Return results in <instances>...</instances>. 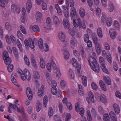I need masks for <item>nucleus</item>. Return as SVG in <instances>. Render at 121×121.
Returning a JSON list of instances; mask_svg holds the SVG:
<instances>
[{
  "mask_svg": "<svg viewBox=\"0 0 121 121\" xmlns=\"http://www.w3.org/2000/svg\"><path fill=\"white\" fill-rule=\"evenodd\" d=\"M17 35L18 38L22 41L24 40L23 35L20 31H18L17 32Z\"/></svg>",
  "mask_w": 121,
  "mask_h": 121,
  "instance_id": "38",
  "label": "nucleus"
},
{
  "mask_svg": "<svg viewBox=\"0 0 121 121\" xmlns=\"http://www.w3.org/2000/svg\"><path fill=\"white\" fill-rule=\"evenodd\" d=\"M33 76L34 79L35 80L39 78V76L38 73L36 71H34L33 74Z\"/></svg>",
  "mask_w": 121,
  "mask_h": 121,
  "instance_id": "35",
  "label": "nucleus"
},
{
  "mask_svg": "<svg viewBox=\"0 0 121 121\" xmlns=\"http://www.w3.org/2000/svg\"><path fill=\"white\" fill-rule=\"evenodd\" d=\"M11 8V10L15 13H19L20 12V9L14 4H12Z\"/></svg>",
  "mask_w": 121,
  "mask_h": 121,
  "instance_id": "8",
  "label": "nucleus"
},
{
  "mask_svg": "<svg viewBox=\"0 0 121 121\" xmlns=\"http://www.w3.org/2000/svg\"><path fill=\"white\" fill-rule=\"evenodd\" d=\"M13 52L14 53L15 56L16 58L18 57V53L17 49L15 47L13 48Z\"/></svg>",
  "mask_w": 121,
  "mask_h": 121,
  "instance_id": "40",
  "label": "nucleus"
},
{
  "mask_svg": "<svg viewBox=\"0 0 121 121\" xmlns=\"http://www.w3.org/2000/svg\"><path fill=\"white\" fill-rule=\"evenodd\" d=\"M106 22L107 25L108 26H110L112 24V20L110 17H108Z\"/></svg>",
  "mask_w": 121,
  "mask_h": 121,
  "instance_id": "30",
  "label": "nucleus"
},
{
  "mask_svg": "<svg viewBox=\"0 0 121 121\" xmlns=\"http://www.w3.org/2000/svg\"><path fill=\"white\" fill-rule=\"evenodd\" d=\"M31 63L34 68H36L37 67L38 65L37 64L36 59L35 58L34 55L33 54H32L31 56Z\"/></svg>",
  "mask_w": 121,
  "mask_h": 121,
  "instance_id": "12",
  "label": "nucleus"
},
{
  "mask_svg": "<svg viewBox=\"0 0 121 121\" xmlns=\"http://www.w3.org/2000/svg\"><path fill=\"white\" fill-rule=\"evenodd\" d=\"M71 47L74 48L77 45V41L76 39L74 38H72L70 41Z\"/></svg>",
  "mask_w": 121,
  "mask_h": 121,
  "instance_id": "14",
  "label": "nucleus"
},
{
  "mask_svg": "<svg viewBox=\"0 0 121 121\" xmlns=\"http://www.w3.org/2000/svg\"><path fill=\"white\" fill-rule=\"evenodd\" d=\"M41 104L39 103H38L36 106V109L37 112H39L41 109Z\"/></svg>",
  "mask_w": 121,
  "mask_h": 121,
  "instance_id": "57",
  "label": "nucleus"
},
{
  "mask_svg": "<svg viewBox=\"0 0 121 121\" xmlns=\"http://www.w3.org/2000/svg\"><path fill=\"white\" fill-rule=\"evenodd\" d=\"M53 21L56 27H58L60 25V22L58 17L57 16H54Z\"/></svg>",
  "mask_w": 121,
  "mask_h": 121,
  "instance_id": "17",
  "label": "nucleus"
},
{
  "mask_svg": "<svg viewBox=\"0 0 121 121\" xmlns=\"http://www.w3.org/2000/svg\"><path fill=\"white\" fill-rule=\"evenodd\" d=\"M97 32L98 35L100 38L103 37L102 32L101 28L100 27L98 28L97 30Z\"/></svg>",
  "mask_w": 121,
  "mask_h": 121,
  "instance_id": "33",
  "label": "nucleus"
},
{
  "mask_svg": "<svg viewBox=\"0 0 121 121\" xmlns=\"http://www.w3.org/2000/svg\"><path fill=\"white\" fill-rule=\"evenodd\" d=\"M114 25L115 27L117 28H118L120 27L119 23L116 20L114 21Z\"/></svg>",
  "mask_w": 121,
  "mask_h": 121,
  "instance_id": "53",
  "label": "nucleus"
},
{
  "mask_svg": "<svg viewBox=\"0 0 121 121\" xmlns=\"http://www.w3.org/2000/svg\"><path fill=\"white\" fill-rule=\"evenodd\" d=\"M113 107L115 112L117 114H119L120 112V109L118 105L116 103H114L113 105Z\"/></svg>",
  "mask_w": 121,
  "mask_h": 121,
  "instance_id": "18",
  "label": "nucleus"
},
{
  "mask_svg": "<svg viewBox=\"0 0 121 121\" xmlns=\"http://www.w3.org/2000/svg\"><path fill=\"white\" fill-rule=\"evenodd\" d=\"M103 119L104 121H110V119L107 113H105L104 115Z\"/></svg>",
  "mask_w": 121,
  "mask_h": 121,
  "instance_id": "34",
  "label": "nucleus"
},
{
  "mask_svg": "<svg viewBox=\"0 0 121 121\" xmlns=\"http://www.w3.org/2000/svg\"><path fill=\"white\" fill-rule=\"evenodd\" d=\"M46 23L48 27L47 28L48 29L50 28L51 26V19L49 17L47 18L46 20Z\"/></svg>",
  "mask_w": 121,
  "mask_h": 121,
  "instance_id": "29",
  "label": "nucleus"
},
{
  "mask_svg": "<svg viewBox=\"0 0 121 121\" xmlns=\"http://www.w3.org/2000/svg\"><path fill=\"white\" fill-rule=\"evenodd\" d=\"M89 97H87L86 98L87 100L89 103V99L93 103L95 102L94 99V97L93 93L91 91H89L88 93Z\"/></svg>",
  "mask_w": 121,
  "mask_h": 121,
  "instance_id": "10",
  "label": "nucleus"
},
{
  "mask_svg": "<svg viewBox=\"0 0 121 121\" xmlns=\"http://www.w3.org/2000/svg\"><path fill=\"white\" fill-rule=\"evenodd\" d=\"M72 62L73 66L74 67L78 68L79 64L77 60L74 58H73L72 59Z\"/></svg>",
  "mask_w": 121,
  "mask_h": 121,
  "instance_id": "27",
  "label": "nucleus"
},
{
  "mask_svg": "<svg viewBox=\"0 0 121 121\" xmlns=\"http://www.w3.org/2000/svg\"><path fill=\"white\" fill-rule=\"evenodd\" d=\"M110 117L114 120H117L116 116L114 113L113 111L110 112L109 113Z\"/></svg>",
  "mask_w": 121,
  "mask_h": 121,
  "instance_id": "32",
  "label": "nucleus"
},
{
  "mask_svg": "<svg viewBox=\"0 0 121 121\" xmlns=\"http://www.w3.org/2000/svg\"><path fill=\"white\" fill-rule=\"evenodd\" d=\"M48 71L51 72L52 69L54 70H56V76L57 77H60L61 73L59 68H56V65L52 60H51L50 63H48L46 65Z\"/></svg>",
  "mask_w": 121,
  "mask_h": 121,
  "instance_id": "3",
  "label": "nucleus"
},
{
  "mask_svg": "<svg viewBox=\"0 0 121 121\" xmlns=\"http://www.w3.org/2000/svg\"><path fill=\"white\" fill-rule=\"evenodd\" d=\"M24 43L26 48H28L29 47L32 49H34L35 48L34 41L31 38H29L28 40L27 39L25 40Z\"/></svg>",
  "mask_w": 121,
  "mask_h": 121,
  "instance_id": "4",
  "label": "nucleus"
},
{
  "mask_svg": "<svg viewBox=\"0 0 121 121\" xmlns=\"http://www.w3.org/2000/svg\"><path fill=\"white\" fill-rule=\"evenodd\" d=\"M78 112H79V113L80 115L82 116H83L84 112V108H80Z\"/></svg>",
  "mask_w": 121,
  "mask_h": 121,
  "instance_id": "59",
  "label": "nucleus"
},
{
  "mask_svg": "<svg viewBox=\"0 0 121 121\" xmlns=\"http://www.w3.org/2000/svg\"><path fill=\"white\" fill-rule=\"evenodd\" d=\"M9 106L8 107V111L9 113H11L12 112V109L11 108L15 110L18 112H21V110L19 109L18 107L15 104H13L10 103L9 104Z\"/></svg>",
  "mask_w": 121,
  "mask_h": 121,
  "instance_id": "5",
  "label": "nucleus"
},
{
  "mask_svg": "<svg viewBox=\"0 0 121 121\" xmlns=\"http://www.w3.org/2000/svg\"><path fill=\"white\" fill-rule=\"evenodd\" d=\"M26 94L27 97L30 100H31L33 97L32 91L29 87H27L26 89Z\"/></svg>",
  "mask_w": 121,
  "mask_h": 121,
  "instance_id": "9",
  "label": "nucleus"
},
{
  "mask_svg": "<svg viewBox=\"0 0 121 121\" xmlns=\"http://www.w3.org/2000/svg\"><path fill=\"white\" fill-rule=\"evenodd\" d=\"M69 74L71 78L73 79L74 78V74L73 71L72 69H70L69 70Z\"/></svg>",
  "mask_w": 121,
  "mask_h": 121,
  "instance_id": "54",
  "label": "nucleus"
},
{
  "mask_svg": "<svg viewBox=\"0 0 121 121\" xmlns=\"http://www.w3.org/2000/svg\"><path fill=\"white\" fill-rule=\"evenodd\" d=\"M88 61L90 66L92 70L96 72H99L100 68L99 65L95 58L90 56L88 59Z\"/></svg>",
  "mask_w": 121,
  "mask_h": 121,
  "instance_id": "1",
  "label": "nucleus"
},
{
  "mask_svg": "<svg viewBox=\"0 0 121 121\" xmlns=\"http://www.w3.org/2000/svg\"><path fill=\"white\" fill-rule=\"evenodd\" d=\"M78 26L80 29L82 28L84 30L86 29V26L85 23L84 22H81V23H79Z\"/></svg>",
  "mask_w": 121,
  "mask_h": 121,
  "instance_id": "46",
  "label": "nucleus"
},
{
  "mask_svg": "<svg viewBox=\"0 0 121 121\" xmlns=\"http://www.w3.org/2000/svg\"><path fill=\"white\" fill-rule=\"evenodd\" d=\"M109 33L111 38L112 39H114L117 35L116 32L114 29L110 28L109 30Z\"/></svg>",
  "mask_w": 121,
  "mask_h": 121,
  "instance_id": "13",
  "label": "nucleus"
},
{
  "mask_svg": "<svg viewBox=\"0 0 121 121\" xmlns=\"http://www.w3.org/2000/svg\"><path fill=\"white\" fill-rule=\"evenodd\" d=\"M79 13L81 16L83 18L85 15V11L84 9L82 8H81L79 10Z\"/></svg>",
  "mask_w": 121,
  "mask_h": 121,
  "instance_id": "37",
  "label": "nucleus"
},
{
  "mask_svg": "<svg viewBox=\"0 0 121 121\" xmlns=\"http://www.w3.org/2000/svg\"><path fill=\"white\" fill-rule=\"evenodd\" d=\"M70 16L72 19H76L78 17L77 12L75 8H72L70 11Z\"/></svg>",
  "mask_w": 121,
  "mask_h": 121,
  "instance_id": "6",
  "label": "nucleus"
},
{
  "mask_svg": "<svg viewBox=\"0 0 121 121\" xmlns=\"http://www.w3.org/2000/svg\"><path fill=\"white\" fill-rule=\"evenodd\" d=\"M17 72L19 74H21V77L22 79L25 81L26 79L29 81L31 79V75L29 70L26 69H24L23 72L22 71L19 69L17 70Z\"/></svg>",
  "mask_w": 121,
  "mask_h": 121,
  "instance_id": "2",
  "label": "nucleus"
},
{
  "mask_svg": "<svg viewBox=\"0 0 121 121\" xmlns=\"http://www.w3.org/2000/svg\"><path fill=\"white\" fill-rule=\"evenodd\" d=\"M96 49L97 53L100 54L101 52V48L99 43H95Z\"/></svg>",
  "mask_w": 121,
  "mask_h": 121,
  "instance_id": "21",
  "label": "nucleus"
},
{
  "mask_svg": "<svg viewBox=\"0 0 121 121\" xmlns=\"http://www.w3.org/2000/svg\"><path fill=\"white\" fill-rule=\"evenodd\" d=\"M5 26L6 28L8 30L10 31L11 30V26L10 24L8 22H6L5 24Z\"/></svg>",
  "mask_w": 121,
  "mask_h": 121,
  "instance_id": "58",
  "label": "nucleus"
},
{
  "mask_svg": "<svg viewBox=\"0 0 121 121\" xmlns=\"http://www.w3.org/2000/svg\"><path fill=\"white\" fill-rule=\"evenodd\" d=\"M92 89L94 90H96L98 89V87L96 84L94 82H92L91 84Z\"/></svg>",
  "mask_w": 121,
  "mask_h": 121,
  "instance_id": "55",
  "label": "nucleus"
},
{
  "mask_svg": "<svg viewBox=\"0 0 121 121\" xmlns=\"http://www.w3.org/2000/svg\"><path fill=\"white\" fill-rule=\"evenodd\" d=\"M87 117L88 121H92V118L90 111L88 110L87 111Z\"/></svg>",
  "mask_w": 121,
  "mask_h": 121,
  "instance_id": "44",
  "label": "nucleus"
},
{
  "mask_svg": "<svg viewBox=\"0 0 121 121\" xmlns=\"http://www.w3.org/2000/svg\"><path fill=\"white\" fill-rule=\"evenodd\" d=\"M43 41L41 39H40L38 41V45L40 49H42L43 46Z\"/></svg>",
  "mask_w": 121,
  "mask_h": 121,
  "instance_id": "47",
  "label": "nucleus"
},
{
  "mask_svg": "<svg viewBox=\"0 0 121 121\" xmlns=\"http://www.w3.org/2000/svg\"><path fill=\"white\" fill-rule=\"evenodd\" d=\"M108 9L110 12L113 11L114 9V6L112 4H110L108 5Z\"/></svg>",
  "mask_w": 121,
  "mask_h": 121,
  "instance_id": "52",
  "label": "nucleus"
},
{
  "mask_svg": "<svg viewBox=\"0 0 121 121\" xmlns=\"http://www.w3.org/2000/svg\"><path fill=\"white\" fill-rule=\"evenodd\" d=\"M40 65L41 68H45V62L43 59L42 58H41L40 59Z\"/></svg>",
  "mask_w": 121,
  "mask_h": 121,
  "instance_id": "25",
  "label": "nucleus"
},
{
  "mask_svg": "<svg viewBox=\"0 0 121 121\" xmlns=\"http://www.w3.org/2000/svg\"><path fill=\"white\" fill-rule=\"evenodd\" d=\"M92 38L94 43H98V38L96 34L95 33H92Z\"/></svg>",
  "mask_w": 121,
  "mask_h": 121,
  "instance_id": "23",
  "label": "nucleus"
},
{
  "mask_svg": "<svg viewBox=\"0 0 121 121\" xmlns=\"http://www.w3.org/2000/svg\"><path fill=\"white\" fill-rule=\"evenodd\" d=\"M32 29L33 30L34 32H38L40 31L39 27L37 25H35L33 26L32 27Z\"/></svg>",
  "mask_w": 121,
  "mask_h": 121,
  "instance_id": "36",
  "label": "nucleus"
},
{
  "mask_svg": "<svg viewBox=\"0 0 121 121\" xmlns=\"http://www.w3.org/2000/svg\"><path fill=\"white\" fill-rule=\"evenodd\" d=\"M20 30L22 33L25 34H26V31L25 28L22 25H20Z\"/></svg>",
  "mask_w": 121,
  "mask_h": 121,
  "instance_id": "56",
  "label": "nucleus"
},
{
  "mask_svg": "<svg viewBox=\"0 0 121 121\" xmlns=\"http://www.w3.org/2000/svg\"><path fill=\"white\" fill-rule=\"evenodd\" d=\"M64 55L65 59L66 60H67L69 57V54L67 50H65L64 52Z\"/></svg>",
  "mask_w": 121,
  "mask_h": 121,
  "instance_id": "39",
  "label": "nucleus"
},
{
  "mask_svg": "<svg viewBox=\"0 0 121 121\" xmlns=\"http://www.w3.org/2000/svg\"><path fill=\"white\" fill-rule=\"evenodd\" d=\"M113 66L115 71H117L118 70V66L116 62L115 61L113 62Z\"/></svg>",
  "mask_w": 121,
  "mask_h": 121,
  "instance_id": "63",
  "label": "nucleus"
},
{
  "mask_svg": "<svg viewBox=\"0 0 121 121\" xmlns=\"http://www.w3.org/2000/svg\"><path fill=\"white\" fill-rule=\"evenodd\" d=\"M99 83L102 89L104 91H106V88L103 81L101 80H100Z\"/></svg>",
  "mask_w": 121,
  "mask_h": 121,
  "instance_id": "24",
  "label": "nucleus"
},
{
  "mask_svg": "<svg viewBox=\"0 0 121 121\" xmlns=\"http://www.w3.org/2000/svg\"><path fill=\"white\" fill-rule=\"evenodd\" d=\"M98 110L100 113L101 114H103L104 113V111L102 107L99 106L98 107Z\"/></svg>",
  "mask_w": 121,
  "mask_h": 121,
  "instance_id": "60",
  "label": "nucleus"
},
{
  "mask_svg": "<svg viewBox=\"0 0 121 121\" xmlns=\"http://www.w3.org/2000/svg\"><path fill=\"white\" fill-rule=\"evenodd\" d=\"M17 45L18 47L20 49V51L22 52L23 51L22 45L19 41L18 39H17Z\"/></svg>",
  "mask_w": 121,
  "mask_h": 121,
  "instance_id": "42",
  "label": "nucleus"
},
{
  "mask_svg": "<svg viewBox=\"0 0 121 121\" xmlns=\"http://www.w3.org/2000/svg\"><path fill=\"white\" fill-rule=\"evenodd\" d=\"M116 96L119 99H121V94L118 91H117L115 93Z\"/></svg>",
  "mask_w": 121,
  "mask_h": 121,
  "instance_id": "64",
  "label": "nucleus"
},
{
  "mask_svg": "<svg viewBox=\"0 0 121 121\" xmlns=\"http://www.w3.org/2000/svg\"><path fill=\"white\" fill-rule=\"evenodd\" d=\"M51 85L52 87H55L57 85V83L55 81L52 80L51 82Z\"/></svg>",
  "mask_w": 121,
  "mask_h": 121,
  "instance_id": "61",
  "label": "nucleus"
},
{
  "mask_svg": "<svg viewBox=\"0 0 121 121\" xmlns=\"http://www.w3.org/2000/svg\"><path fill=\"white\" fill-rule=\"evenodd\" d=\"M44 46L43 47V49L44 50L45 52H47L49 50V48L48 46L46 43H44Z\"/></svg>",
  "mask_w": 121,
  "mask_h": 121,
  "instance_id": "62",
  "label": "nucleus"
},
{
  "mask_svg": "<svg viewBox=\"0 0 121 121\" xmlns=\"http://www.w3.org/2000/svg\"><path fill=\"white\" fill-rule=\"evenodd\" d=\"M53 111L52 108L50 107L49 109L48 115L50 117H51L53 115Z\"/></svg>",
  "mask_w": 121,
  "mask_h": 121,
  "instance_id": "50",
  "label": "nucleus"
},
{
  "mask_svg": "<svg viewBox=\"0 0 121 121\" xmlns=\"http://www.w3.org/2000/svg\"><path fill=\"white\" fill-rule=\"evenodd\" d=\"M26 5L27 11L28 13H29L32 7V3L30 0H28L27 1Z\"/></svg>",
  "mask_w": 121,
  "mask_h": 121,
  "instance_id": "15",
  "label": "nucleus"
},
{
  "mask_svg": "<svg viewBox=\"0 0 121 121\" xmlns=\"http://www.w3.org/2000/svg\"><path fill=\"white\" fill-rule=\"evenodd\" d=\"M63 24L65 29H69L70 27V24L67 18H65L63 22Z\"/></svg>",
  "mask_w": 121,
  "mask_h": 121,
  "instance_id": "11",
  "label": "nucleus"
},
{
  "mask_svg": "<svg viewBox=\"0 0 121 121\" xmlns=\"http://www.w3.org/2000/svg\"><path fill=\"white\" fill-rule=\"evenodd\" d=\"M103 79L108 85H111V80L109 77H104Z\"/></svg>",
  "mask_w": 121,
  "mask_h": 121,
  "instance_id": "41",
  "label": "nucleus"
},
{
  "mask_svg": "<svg viewBox=\"0 0 121 121\" xmlns=\"http://www.w3.org/2000/svg\"><path fill=\"white\" fill-rule=\"evenodd\" d=\"M3 60L4 61L6 65L10 64L12 61L11 58L9 57H6L5 59H3Z\"/></svg>",
  "mask_w": 121,
  "mask_h": 121,
  "instance_id": "28",
  "label": "nucleus"
},
{
  "mask_svg": "<svg viewBox=\"0 0 121 121\" xmlns=\"http://www.w3.org/2000/svg\"><path fill=\"white\" fill-rule=\"evenodd\" d=\"M44 86L42 85L40 88H39L38 91V94L39 96L41 97L44 95Z\"/></svg>",
  "mask_w": 121,
  "mask_h": 121,
  "instance_id": "16",
  "label": "nucleus"
},
{
  "mask_svg": "<svg viewBox=\"0 0 121 121\" xmlns=\"http://www.w3.org/2000/svg\"><path fill=\"white\" fill-rule=\"evenodd\" d=\"M100 101L103 103H105L107 101L106 96L104 94H102L99 97Z\"/></svg>",
  "mask_w": 121,
  "mask_h": 121,
  "instance_id": "31",
  "label": "nucleus"
},
{
  "mask_svg": "<svg viewBox=\"0 0 121 121\" xmlns=\"http://www.w3.org/2000/svg\"><path fill=\"white\" fill-rule=\"evenodd\" d=\"M7 67V69L8 71L11 72L13 70V66L12 64H9L8 65Z\"/></svg>",
  "mask_w": 121,
  "mask_h": 121,
  "instance_id": "48",
  "label": "nucleus"
},
{
  "mask_svg": "<svg viewBox=\"0 0 121 121\" xmlns=\"http://www.w3.org/2000/svg\"><path fill=\"white\" fill-rule=\"evenodd\" d=\"M17 77V75L16 73H13L11 76V80L14 84L15 83L17 82L16 81V79Z\"/></svg>",
  "mask_w": 121,
  "mask_h": 121,
  "instance_id": "19",
  "label": "nucleus"
},
{
  "mask_svg": "<svg viewBox=\"0 0 121 121\" xmlns=\"http://www.w3.org/2000/svg\"><path fill=\"white\" fill-rule=\"evenodd\" d=\"M24 60L26 65H29L30 64L29 60L27 56L26 55L24 56Z\"/></svg>",
  "mask_w": 121,
  "mask_h": 121,
  "instance_id": "51",
  "label": "nucleus"
},
{
  "mask_svg": "<svg viewBox=\"0 0 121 121\" xmlns=\"http://www.w3.org/2000/svg\"><path fill=\"white\" fill-rule=\"evenodd\" d=\"M36 20L37 21H40L42 18V15L41 13L39 12H37L36 15Z\"/></svg>",
  "mask_w": 121,
  "mask_h": 121,
  "instance_id": "22",
  "label": "nucleus"
},
{
  "mask_svg": "<svg viewBox=\"0 0 121 121\" xmlns=\"http://www.w3.org/2000/svg\"><path fill=\"white\" fill-rule=\"evenodd\" d=\"M82 82L84 85L85 86L87 85V78L85 76H83L82 77Z\"/></svg>",
  "mask_w": 121,
  "mask_h": 121,
  "instance_id": "43",
  "label": "nucleus"
},
{
  "mask_svg": "<svg viewBox=\"0 0 121 121\" xmlns=\"http://www.w3.org/2000/svg\"><path fill=\"white\" fill-rule=\"evenodd\" d=\"M67 99L66 98H64L63 99V102L66 104L68 109L71 110L72 109V107L71 103L70 102H67Z\"/></svg>",
  "mask_w": 121,
  "mask_h": 121,
  "instance_id": "7",
  "label": "nucleus"
},
{
  "mask_svg": "<svg viewBox=\"0 0 121 121\" xmlns=\"http://www.w3.org/2000/svg\"><path fill=\"white\" fill-rule=\"evenodd\" d=\"M101 67L104 72L107 74H108L109 73L108 72L106 68L105 65L104 63L101 64Z\"/></svg>",
  "mask_w": 121,
  "mask_h": 121,
  "instance_id": "26",
  "label": "nucleus"
},
{
  "mask_svg": "<svg viewBox=\"0 0 121 121\" xmlns=\"http://www.w3.org/2000/svg\"><path fill=\"white\" fill-rule=\"evenodd\" d=\"M73 53L74 55L78 59L80 58V52H79L77 50H75L73 51Z\"/></svg>",
  "mask_w": 121,
  "mask_h": 121,
  "instance_id": "49",
  "label": "nucleus"
},
{
  "mask_svg": "<svg viewBox=\"0 0 121 121\" xmlns=\"http://www.w3.org/2000/svg\"><path fill=\"white\" fill-rule=\"evenodd\" d=\"M58 37L60 40L64 41L65 39V34L62 32H60L58 34Z\"/></svg>",
  "mask_w": 121,
  "mask_h": 121,
  "instance_id": "20",
  "label": "nucleus"
},
{
  "mask_svg": "<svg viewBox=\"0 0 121 121\" xmlns=\"http://www.w3.org/2000/svg\"><path fill=\"white\" fill-rule=\"evenodd\" d=\"M20 112L22 114L23 117V118L24 119L25 121H28V117L25 114L24 110H22V111H21V112Z\"/></svg>",
  "mask_w": 121,
  "mask_h": 121,
  "instance_id": "45",
  "label": "nucleus"
}]
</instances>
